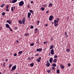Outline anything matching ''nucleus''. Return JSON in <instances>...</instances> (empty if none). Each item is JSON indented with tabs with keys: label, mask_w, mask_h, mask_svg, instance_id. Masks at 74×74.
Masks as SVG:
<instances>
[{
	"label": "nucleus",
	"mask_w": 74,
	"mask_h": 74,
	"mask_svg": "<svg viewBox=\"0 0 74 74\" xmlns=\"http://www.w3.org/2000/svg\"><path fill=\"white\" fill-rule=\"evenodd\" d=\"M41 10H42L44 11L45 10V9L44 8L42 7L41 8Z\"/></svg>",
	"instance_id": "obj_38"
},
{
	"label": "nucleus",
	"mask_w": 74,
	"mask_h": 74,
	"mask_svg": "<svg viewBox=\"0 0 74 74\" xmlns=\"http://www.w3.org/2000/svg\"><path fill=\"white\" fill-rule=\"evenodd\" d=\"M14 56H17V54L16 53H15L14 54Z\"/></svg>",
	"instance_id": "obj_37"
},
{
	"label": "nucleus",
	"mask_w": 74,
	"mask_h": 74,
	"mask_svg": "<svg viewBox=\"0 0 74 74\" xmlns=\"http://www.w3.org/2000/svg\"><path fill=\"white\" fill-rule=\"evenodd\" d=\"M16 68V65H14L12 67V69L11 70V71H12L14 70H15Z\"/></svg>",
	"instance_id": "obj_2"
},
{
	"label": "nucleus",
	"mask_w": 74,
	"mask_h": 74,
	"mask_svg": "<svg viewBox=\"0 0 74 74\" xmlns=\"http://www.w3.org/2000/svg\"><path fill=\"white\" fill-rule=\"evenodd\" d=\"M50 54V53H49V56Z\"/></svg>",
	"instance_id": "obj_64"
},
{
	"label": "nucleus",
	"mask_w": 74,
	"mask_h": 74,
	"mask_svg": "<svg viewBox=\"0 0 74 74\" xmlns=\"http://www.w3.org/2000/svg\"><path fill=\"white\" fill-rule=\"evenodd\" d=\"M50 49H52L53 48V45H52L50 46Z\"/></svg>",
	"instance_id": "obj_15"
},
{
	"label": "nucleus",
	"mask_w": 74,
	"mask_h": 74,
	"mask_svg": "<svg viewBox=\"0 0 74 74\" xmlns=\"http://www.w3.org/2000/svg\"><path fill=\"white\" fill-rule=\"evenodd\" d=\"M5 12H3V13H2V15L3 16H4V15H5Z\"/></svg>",
	"instance_id": "obj_36"
},
{
	"label": "nucleus",
	"mask_w": 74,
	"mask_h": 74,
	"mask_svg": "<svg viewBox=\"0 0 74 74\" xmlns=\"http://www.w3.org/2000/svg\"><path fill=\"white\" fill-rule=\"evenodd\" d=\"M57 61V60L56 59H54L53 60V63H56Z\"/></svg>",
	"instance_id": "obj_14"
},
{
	"label": "nucleus",
	"mask_w": 74,
	"mask_h": 74,
	"mask_svg": "<svg viewBox=\"0 0 74 74\" xmlns=\"http://www.w3.org/2000/svg\"><path fill=\"white\" fill-rule=\"evenodd\" d=\"M31 3H33V1H31Z\"/></svg>",
	"instance_id": "obj_54"
},
{
	"label": "nucleus",
	"mask_w": 74,
	"mask_h": 74,
	"mask_svg": "<svg viewBox=\"0 0 74 74\" xmlns=\"http://www.w3.org/2000/svg\"><path fill=\"white\" fill-rule=\"evenodd\" d=\"M34 43H32L31 45V46H33L34 45Z\"/></svg>",
	"instance_id": "obj_44"
},
{
	"label": "nucleus",
	"mask_w": 74,
	"mask_h": 74,
	"mask_svg": "<svg viewBox=\"0 0 74 74\" xmlns=\"http://www.w3.org/2000/svg\"><path fill=\"white\" fill-rule=\"evenodd\" d=\"M28 60H29V61H30V60H31V58H30V57H29V58H28Z\"/></svg>",
	"instance_id": "obj_43"
},
{
	"label": "nucleus",
	"mask_w": 74,
	"mask_h": 74,
	"mask_svg": "<svg viewBox=\"0 0 74 74\" xmlns=\"http://www.w3.org/2000/svg\"><path fill=\"white\" fill-rule=\"evenodd\" d=\"M58 21H57L56 20H54V23H58Z\"/></svg>",
	"instance_id": "obj_29"
},
{
	"label": "nucleus",
	"mask_w": 74,
	"mask_h": 74,
	"mask_svg": "<svg viewBox=\"0 0 74 74\" xmlns=\"http://www.w3.org/2000/svg\"><path fill=\"white\" fill-rule=\"evenodd\" d=\"M53 60V58H50L49 59V62L50 63H52V61Z\"/></svg>",
	"instance_id": "obj_11"
},
{
	"label": "nucleus",
	"mask_w": 74,
	"mask_h": 74,
	"mask_svg": "<svg viewBox=\"0 0 74 74\" xmlns=\"http://www.w3.org/2000/svg\"><path fill=\"white\" fill-rule=\"evenodd\" d=\"M11 9V10L13 12V11H14V9H13V7H12Z\"/></svg>",
	"instance_id": "obj_27"
},
{
	"label": "nucleus",
	"mask_w": 74,
	"mask_h": 74,
	"mask_svg": "<svg viewBox=\"0 0 74 74\" xmlns=\"http://www.w3.org/2000/svg\"><path fill=\"white\" fill-rule=\"evenodd\" d=\"M68 66L69 67L71 66V64L70 63H69L68 64Z\"/></svg>",
	"instance_id": "obj_39"
},
{
	"label": "nucleus",
	"mask_w": 74,
	"mask_h": 74,
	"mask_svg": "<svg viewBox=\"0 0 74 74\" xmlns=\"http://www.w3.org/2000/svg\"><path fill=\"white\" fill-rule=\"evenodd\" d=\"M0 74H2V72H0Z\"/></svg>",
	"instance_id": "obj_61"
},
{
	"label": "nucleus",
	"mask_w": 74,
	"mask_h": 74,
	"mask_svg": "<svg viewBox=\"0 0 74 74\" xmlns=\"http://www.w3.org/2000/svg\"><path fill=\"white\" fill-rule=\"evenodd\" d=\"M5 27H6L9 28L10 27V25H9L8 23H6L5 24Z\"/></svg>",
	"instance_id": "obj_13"
},
{
	"label": "nucleus",
	"mask_w": 74,
	"mask_h": 74,
	"mask_svg": "<svg viewBox=\"0 0 74 74\" xmlns=\"http://www.w3.org/2000/svg\"><path fill=\"white\" fill-rule=\"evenodd\" d=\"M22 21L23 24H24V23H25V22L26 21L25 20V17L23 18Z\"/></svg>",
	"instance_id": "obj_6"
},
{
	"label": "nucleus",
	"mask_w": 74,
	"mask_h": 74,
	"mask_svg": "<svg viewBox=\"0 0 74 74\" xmlns=\"http://www.w3.org/2000/svg\"><path fill=\"white\" fill-rule=\"evenodd\" d=\"M8 28H9V29L10 30V31L12 32V29H11V27H10Z\"/></svg>",
	"instance_id": "obj_30"
},
{
	"label": "nucleus",
	"mask_w": 74,
	"mask_h": 74,
	"mask_svg": "<svg viewBox=\"0 0 74 74\" xmlns=\"http://www.w3.org/2000/svg\"><path fill=\"white\" fill-rule=\"evenodd\" d=\"M57 24L56 23H54V25L55 24Z\"/></svg>",
	"instance_id": "obj_62"
},
{
	"label": "nucleus",
	"mask_w": 74,
	"mask_h": 74,
	"mask_svg": "<svg viewBox=\"0 0 74 74\" xmlns=\"http://www.w3.org/2000/svg\"><path fill=\"white\" fill-rule=\"evenodd\" d=\"M53 5V4L52 3H50L49 4V5L50 6V7H51Z\"/></svg>",
	"instance_id": "obj_26"
},
{
	"label": "nucleus",
	"mask_w": 74,
	"mask_h": 74,
	"mask_svg": "<svg viewBox=\"0 0 74 74\" xmlns=\"http://www.w3.org/2000/svg\"><path fill=\"white\" fill-rule=\"evenodd\" d=\"M27 8H30V5H29V4H28V5H27Z\"/></svg>",
	"instance_id": "obj_42"
},
{
	"label": "nucleus",
	"mask_w": 74,
	"mask_h": 74,
	"mask_svg": "<svg viewBox=\"0 0 74 74\" xmlns=\"http://www.w3.org/2000/svg\"><path fill=\"white\" fill-rule=\"evenodd\" d=\"M46 65L47 67H49L50 66V63H49V62L47 63Z\"/></svg>",
	"instance_id": "obj_12"
},
{
	"label": "nucleus",
	"mask_w": 74,
	"mask_h": 74,
	"mask_svg": "<svg viewBox=\"0 0 74 74\" xmlns=\"http://www.w3.org/2000/svg\"><path fill=\"white\" fill-rule=\"evenodd\" d=\"M30 65L31 67H33L34 66V64L33 63H32L30 64Z\"/></svg>",
	"instance_id": "obj_19"
},
{
	"label": "nucleus",
	"mask_w": 74,
	"mask_h": 74,
	"mask_svg": "<svg viewBox=\"0 0 74 74\" xmlns=\"http://www.w3.org/2000/svg\"><path fill=\"white\" fill-rule=\"evenodd\" d=\"M6 10H5L7 11H9V10H8V8H9V5H7L6 7Z\"/></svg>",
	"instance_id": "obj_10"
},
{
	"label": "nucleus",
	"mask_w": 74,
	"mask_h": 74,
	"mask_svg": "<svg viewBox=\"0 0 74 74\" xmlns=\"http://www.w3.org/2000/svg\"><path fill=\"white\" fill-rule=\"evenodd\" d=\"M3 66L4 67H6V63L5 62H4L3 63Z\"/></svg>",
	"instance_id": "obj_23"
},
{
	"label": "nucleus",
	"mask_w": 74,
	"mask_h": 74,
	"mask_svg": "<svg viewBox=\"0 0 74 74\" xmlns=\"http://www.w3.org/2000/svg\"><path fill=\"white\" fill-rule=\"evenodd\" d=\"M55 68L54 67H52V69L53 70H55Z\"/></svg>",
	"instance_id": "obj_46"
},
{
	"label": "nucleus",
	"mask_w": 74,
	"mask_h": 74,
	"mask_svg": "<svg viewBox=\"0 0 74 74\" xmlns=\"http://www.w3.org/2000/svg\"><path fill=\"white\" fill-rule=\"evenodd\" d=\"M38 30V29L37 28H36L35 29V31H36Z\"/></svg>",
	"instance_id": "obj_49"
},
{
	"label": "nucleus",
	"mask_w": 74,
	"mask_h": 74,
	"mask_svg": "<svg viewBox=\"0 0 74 74\" xmlns=\"http://www.w3.org/2000/svg\"><path fill=\"white\" fill-rule=\"evenodd\" d=\"M29 34H25V36H28Z\"/></svg>",
	"instance_id": "obj_40"
},
{
	"label": "nucleus",
	"mask_w": 74,
	"mask_h": 74,
	"mask_svg": "<svg viewBox=\"0 0 74 74\" xmlns=\"http://www.w3.org/2000/svg\"><path fill=\"white\" fill-rule=\"evenodd\" d=\"M58 23H56L54 24V25L55 27L57 26H58Z\"/></svg>",
	"instance_id": "obj_41"
},
{
	"label": "nucleus",
	"mask_w": 74,
	"mask_h": 74,
	"mask_svg": "<svg viewBox=\"0 0 74 74\" xmlns=\"http://www.w3.org/2000/svg\"><path fill=\"white\" fill-rule=\"evenodd\" d=\"M31 15V13L30 12H28V13L27 17L29 19H30V16Z\"/></svg>",
	"instance_id": "obj_7"
},
{
	"label": "nucleus",
	"mask_w": 74,
	"mask_h": 74,
	"mask_svg": "<svg viewBox=\"0 0 74 74\" xmlns=\"http://www.w3.org/2000/svg\"><path fill=\"white\" fill-rule=\"evenodd\" d=\"M31 28V29H33L34 28V27L33 26H32L31 27H30Z\"/></svg>",
	"instance_id": "obj_45"
},
{
	"label": "nucleus",
	"mask_w": 74,
	"mask_h": 74,
	"mask_svg": "<svg viewBox=\"0 0 74 74\" xmlns=\"http://www.w3.org/2000/svg\"><path fill=\"white\" fill-rule=\"evenodd\" d=\"M47 72H48V73H51V71H50V70H47Z\"/></svg>",
	"instance_id": "obj_34"
},
{
	"label": "nucleus",
	"mask_w": 74,
	"mask_h": 74,
	"mask_svg": "<svg viewBox=\"0 0 74 74\" xmlns=\"http://www.w3.org/2000/svg\"><path fill=\"white\" fill-rule=\"evenodd\" d=\"M50 51L51 55H54V50L53 49H52L51 50H50Z\"/></svg>",
	"instance_id": "obj_4"
},
{
	"label": "nucleus",
	"mask_w": 74,
	"mask_h": 74,
	"mask_svg": "<svg viewBox=\"0 0 74 74\" xmlns=\"http://www.w3.org/2000/svg\"><path fill=\"white\" fill-rule=\"evenodd\" d=\"M47 42H44V44H46Z\"/></svg>",
	"instance_id": "obj_50"
},
{
	"label": "nucleus",
	"mask_w": 74,
	"mask_h": 74,
	"mask_svg": "<svg viewBox=\"0 0 74 74\" xmlns=\"http://www.w3.org/2000/svg\"><path fill=\"white\" fill-rule=\"evenodd\" d=\"M51 40H53V38L52 37L51 39Z\"/></svg>",
	"instance_id": "obj_55"
},
{
	"label": "nucleus",
	"mask_w": 74,
	"mask_h": 74,
	"mask_svg": "<svg viewBox=\"0 0 74 74\" xmlns=\"http://www.w3.org/2000/svg\"><path fill=\"white\" fill-rule=\"evenodd\" d=\"M60 67L61 69H64L65 67L62 64H61Z\"/></svg>",
	"instance_id": "obj_8"
},
{
	"label": "nucleus",
	"mask_w": 74,
	"mask_h": 74,
	"mask_svg": "<svg viewBox=\"0 0 74 74\" xmlns=\"http://www.w3.org/2000/svg\"><path fill=\"white\" fill-rule=\"evenodd\" d=\"M52 66L53 67H56V64L55 63H53Z\"/></svg>",
	"instance_id": "obj_18"
},
{
	"label": "nucleus",
	"mask_w": 74,
	"mask_h": 74,
	"mask_svg": "<svg viewBox=\"0 0 74 74\" xmlns=\"http://www.w3.org/2000/svg\"><path fill=\"white\" fill-rule=\"evenodd\" d=\"M36 50L37 52H41L42 51V48H40L37 49Z\"/></svg>",
	"instance_id": "obj_3"
},
{
	"label": "nucleus",
	"mask_w": 74,
	"mask_h": 74,
	"mask_svg": "<svg viewBox=\"0 0 74 74\" xmlns=\"http://www.w3.org/2000/svg\"><path fill=\"white\" fill-rule=\"evenodd\" d=\"M22 53V51H20L18 52L19 54H21Z\"/></svg>",
	"instance_id": "obj_31"
},
{
	"label": "nucleus",
	"mask_w": 74,
	"mask_h": 74,
	"mask_svg": "<svg viewBox=\"0 0 74 74\" xmlns=\"http://www.w3.org/2000/svg\"><path fill=\"white\" fill-rule=\"evenodd\" d=\"M70 51V49H66V52H69Z\"/></svg>",
	"instance_id": "obj_20"
},
{
	"label": "nucleus",
	"mask_w": 74,
	"mask_h": 74,
	"mask_svg": "<svg viewBox=\"0 0 74 74\" xmlns=\"http://www.w3.org/2000/svg\"><path fill=\"white\" fill-rule=\"evenodd\" d=\"M49 12V11H47L46 12L47 14V13H48Z\"/></svg>",
	"instance_id": "obj_51"
},
{
	"label": "nucleus",
	"mask_w": 74,
	"mask_h": 74,
	"mask_svg": "<svg viewBox=\"0 0 74 74\" xmlns=\"http://www.w3.org/2000/svg\"><path fill=\"white\" fill-rule=\"evenodd\" d=\"M15 28H16L15 29V30H16L18 29V28H17V27H16Z\"/></svg>",
	"instance_id": "obj_53"
},
{
	"label": "nucleus",
	"mask_w": 74,
	"mask_h": 74,
	"mask_svg": "<svg viewBox=\"0 0 74 74\" xmlns=\"http://www.w3.org/2000/svg\"><path fill=\"white\" fill-rule=\"evenodd\" d=\"M24 4V2L23 1H20L19 4V6H21L23 5Z\"/></svg>",
	"instance_id": "obj_1"
},
{
	"label": "nucleus",
	"mask_w": 74,
	"mask_h": 74,
	"mask_svg": "<svg viewBox=\"0 0 74 74\" xmlns=\"http://www.w3.org/2000/svg\"><path fill=\"white\" fill-rule=\"evenodd\" d=\"M39 23H40L39 21H38L37 22V23H38V24H39Z\"/></svg>",
	"instance_id": "obj_47"
},
{
	"label": "nucleus",
	"mask_w": 74,
	"mask_h": 74,
	"mask_svg": "<svg viewBox=\"0 0 74 74\" xmlns=\"http://www.w3.org/2000/svg\"><path fill=\"white\" fill-rule=\"evenodd\" d=\"M49 63V61H48V60L47 61V63Z\"/></svg>",
	"instance_id": "obj_63"
},
{
	"label": "nucleus",
	"mask_w": 74,
	"mask_h": 74,
	"mask_svg": "<svg viewBox=\"0 0 74 74\" xmlns=\"http://www.w3.org/2000/svg\"><path fill=\"white\" fill-rule=\"evenodd\" d=\"M13 8H14V10L15 9V7H13Z\"/></svg>",
	"instance_id": "obj_57"
},
{
	"label": "nucleus",
	"mask_w": 74,
	"mask_h": 74,
	"mask_svg": "<svg viewBox=\"0 0 74 74\" xmlns=\"http://www.w3.org/2000/svg\"><path fill=\"white\" fill-rule=\"evenodd\" d=\"M55 58H58V56L57 55H55L54 56Z\"/></svg>",
	"instance_id": "obj_33"
},
{
	"label": "nucleus",
	"mask_w": 74,
	"mask_h": 74,
	"mask_svg": "<svg viewBox=\"0 0 74 74\" xmlns=\"http://www.w3.org/2000/svg\"><path fill=\"white\" fill-rule=\"evenodd\" d=\"M33 58H34L33 57H32V58L31 57V58L32 59H33Z\"/></svg>",
	"instance_id": "obj_60"
},
{
	"label": "nucleus",
	"mask_w": 74,
	"mask_h": 74,
	"mask_svg": "<svg viewBox=\"0 0 74 74\" xmlns=\"http://www.w3.org/2000/svg\"><path fill=\"white\" fill-rule=\"evenodd\" d=\"M16 41L17 43H18L19 42V41L18 40H16Z\"/></svg>",
	"instance_id": "obj_52"
},
{
	"label": "nucleus",
	"mask_w": 74,
	"mask_h": 74,
	"mask_svg": "<svg viewBox=\"0 0 74 74\" xmlns=\"http://www.w3.org/2000/svg\"><path fill=\"white\" fill-rule=\"evenodd\" d=\"M53 18V16H50L49 18V20L50 21H51L52 20V18Z\"/></svg>",
	"instance_id": "obj_5"
},
{
	"label": "nucleus",
	"mask_w": 74,
	"mask_h": 74,
	"mask_svg": "<svg viewBox=\"0 0 74 74\" xmlns=\"http://www.w3.org/2000/svg\"><path fill=\"white\" fill-rule=\"evenodd\" d=\"M9 21V20H8L6 21L8 23L10 24H11V21Z\"/></svg>",
	"instance_id": "obj_16"
},
{
	"label": "nucleus",
	"mask_w": 74,
	"mask_h": 74,
	"mask_svg": "<svg viewBox=\"0 0 74 74\" xmlns=\"http://www.w3.org/2000/svg\"><path fill=\"white\" fill-rule=\"evenodd\" d=\"M56 19V21H58L59 20H60V19H59V18H57Z\"/></svg>",
	"instance_id": "obj_35"
},
{
	"label": "nucleus",
	"mask_w": 74,
	"mask_h": 74,
	"mask_svg": "<svg viewBox=\"0 0 74 74\" xmlns=\"http://www.w3.org/2000/svg\"><path fill=\"white\" fill-rule=\"evenodd\" d=\"M5 5V3H4L3 4H2V5H1V6H0V7H1V8H2L3 7H4Z\"/></svg>",
	"instance_id": "obj_21"
},
{
	"label": "nucleus",
	"mask_w": 74,
	"mask_h": 74,
	"mask_svg": "<svg viewBox=\"0 0 74 74\" xmlns=\"http://www.w3.org/2000/svg\"><path fill=\"white\" fill-rule=\"evenodd\" d=\"M45 26L46 27H47V25L46 24V25H45Z\"/></svg>",
	"instance_id": "obj_59"
},
{
	"label": "nucleus",
	"mask_w": 74,
	"mask_h": 74,
	"mask_svg": "<svg viewBox=\"0 0 74 74\" xmlns=\"http://www.w3.org/2000/svg\"><path fill=\"white\" fill-rule=\"evenodd\" d=\"M16 1H17V0H13L12 1V3H15L16 2Z\"/></svg>",
	"instance_id": "obj_17"
},
{
	"label": "nucleus",
	"mask_w": 74,
	"mask_h": 74,
	"mask_svg": "<svg viewBox=\"0 0 74 74\" xmlns=\"http://www.w3.org/2000/svg\"><path fill=\"white\" fill-rule=\"evenodd\" d=\"M19 23L20 24H22V22L21 21H19Z\"/></svg>",
	"instance_id": "obj_28"
},
{
	"label": "nucleus",
	"mask_w": 74,
	"mask_h": 74,
	"mask_svg": "<svg viewBox=\"0 0 74 74\" xmlns=\"http://www.w3.org/2000/svg\"><path fill=\"white\" fill-rule=\"evenodd\" d=\"M29 12H31L32 14H33V12L32 10H30Z\"/></svg>",
	"instance_id": "obj_25"
},
{
	"label": "nucleus",
	"mask_w": 74,
	"mask_h": 74,
	"mask_svg": "<svg viewBox=\"0 0 74 74\" xmlns=\"http://www.w3.org/2000/svg\"><path fill=\"white\" fill-rule=\"evenodd\" d=\"M56 73L57 74L59 73H60V70L59 69L57 70Z\"/></svg>",
	"instance_id": "obj_24"
},
{
	"label": "nucleus",
	"mask_w": 74,
	"mask_h": 74,
	"mask_svg": "<svg viewBox=\"0 0 74 74\" xmlns=\"http://www.w3.org/2000/svg\"><path fill=\"white\" fill-rule=\"evenodd\" d=\"M46 6V5H44V7H45Z\"/></svg>",
	"instance_id": "obj_56"
},
{
	"label": "nucleus",
	"mask_w": 74,
	"mask_h": 74,
	"mask_svg": "<svg viewBox=\"0 0 74 74\" xmlns=\"http://www.w3.org/2000/svg\"><path fill=\"white\" fill-rule=\"evenodd\" d=\"M8 60V59H7L5 60L6 62H7Z\"/></svg>",
	"instance_id": "obj_48"
},
{
	"label": "nucleus",
	"mask_w": 74,
	"mask_h": 74,
	"mask_svg": "<svg viewBox=\"0 0 74 74\" xmlns=\"http://www.w3.org/2000/svg\"><path fill=\"white\" fill-rule=\"evenodd\" d=\"M41 57H39V59H38L36 60L38 62H40V61L41 60Z\"/></svg>",
	"instance_id": "obj_9"
},
{
	"label": "nucleus",
	"mask_w": 74,
	"mask_h": 74,
	"mask_svg": "<svg viewBox=\"0 0 74 74\" xmlns=\"http://www.w3.org/2000/svg\"><path fill=\"white\" fill-rule=\"evenodd\" d=\"M38 54H37L36 55V56H38Z\"/></svg>",
	"instance_id": "obj_58"
},
{
	"label": "nucleus",
	"mask_w": 74,
	"mask_h": 74,
	"mask_svg": "<svg viewBox=\"0 0 74 74\" xmlns=\"http://www.w3.org/2000/svg\"><path fill=\"white\" fill-rule=\"evenodd\" d=\"M65 35H66V38L68 37L66 32H65Z\"/></svg>",
	"instance_id": "obj_22"
},
{
	"label": "nucleus",
	"mask_w": 74,
	"mask_h": 74,
	"mask_svg": "<svg viewBox=\"0 0 74 74\" xmlns=\"http://www.w3.org/2000/svg\"><path fill=\"white\" fill-rule=\"evenodd\" d=\"M11 66H12V64H10L9 66V68H11Z\"/></svg>",
	"instance_id": "obj_32"
}]
</instances>
